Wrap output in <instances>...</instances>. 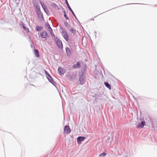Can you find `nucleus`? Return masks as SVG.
I'll use <instances>...</instances> for the list:
<instances>
[{"instance_id": "obj_1", "label": "nucleus", "mask_w": 157, "mask_h": 157, "mask_svg": "<svg viewBox=\"0 0 157 157\" xmlns=\"http://www.w3.org/2000/svg\"><path fill=\"white\" fill-rule=\"evenodd\" d=\"M79 82L80 85H83L86 82V77L85 75L82 74L79 75Z\"/></svg>"}, {"instance_id": "obj_2", "label": "nucleus", "mask_w": 157, "mask_h": 157, "mask_svg": "<svg viewBox=\"0 0 157 157\" xmlns=\"http://www.w3.org/2000/svg\"><path fill=\"white\" fill-rule=\"evenodd\" d=\"M62 35L64 39L67 42L69 40V36L66 31L63 29L62 32Z\"/></svg>"}, {"instance_id": "obj_3", "label": "nucleus", "mask_w": 157, "mask_h": 157, "mask_svg": "<svg viewBox=\"0 0 157 157\" xmlns=\"http://www.w3.org/2000/svg\"><path fill=\"white\" fill-rule=\"evenodd\" d=\"M141 121H142L140 123L136 126V128L138 129H141L143 128L144 126L145 125L146 123L143 119H140Z\"/></svg>"}, {"instance_id": "obj_4", "label": "nucleus", "mask_w": 157, "mask_h": 157, "mask_svg": "<svg viewBox=\"0 0 157 157\" xmlns=\"http://www.w3.org/2000/svg\"><path fill=\"white\" fill-rule=\"evenodd\" d=\"M58 47L59 48H63V44L61 41L58 38H56L55 40Z\"/></svg>"}, {"instance_id": "obj_5", "label": "nucleus", "mask_w": 157, "mask_h": 157, "mask_svg": "<svg viewBox=\"0 0 157 157\" xmlns=\"http://www.w3.org/2000/svg\"><path fill=\"white\" fill-rule=\"evenodd\" d=\"M86 138L85 137L79 136L77 138V142L78 144H80L81 143L82 141H83Z\"/></svg>"}, {"instance_id": "obj_6", "label": "nucleus", "mask_w": 157, "mask_h": 157, "mask_svg": "<svg viewBox=\"0 0 157 157\" xmlns=\"http://www.w3.org/2000/svg\"><path fill=\"white\" fill-rule=\"evenodd\" d=\"M64 132L66 134H69L71 132L70 128L69 126L65 125L64 128Z\"/></svg>"}, {"instance_id": "obj_7", "label": "nucleus", "mask_w": 157, "mask_h": 157, "mask_svg": "<svg viewBox=\"0 0 157 157\" xmlns=\"http://www.w3.org/2000/svg\"><path fill=\"white\" fill-rule=\"evenodd\" d=\"M48 36L47 33L45 31H43L40 34V36L42 38L44 39V40L47 39V37Z\"/></svg>"}, {"instance_id": "obj_8", "label": "nucleus", "mask_w": 157, "mask_h": 157, "mask_svg": "<svg viewBox=\"0 0 157 157\" xmlns=\"http://www.w3.org/2000/svg\"><path fill=\"white\" fill-rule=\"evenodd\" d=\"M65 2H66V4H67V6L68 7V8L69 9V10L71 11V13H72V14H73V15H74V16L75 17V18L76 19H77V18L76 17V16L75 15V14L74 12L73 11V10H72L71 9V8L68 2H67V0H65Z\"/></svg>"}, {"instance_id": "obj_9", "label": "nucleus", "mask_w": 157, "mask_h": 157, "mask_svg": "<svg viewBox=\"0 0 157 157\" xmlns=\"http://www.w3.org/2000/svg\"><path fill=\"white\" fill-rule=\"evenodd\" d=\"M36 13L38 16L39 18L41 21L44 20V17L42 14L41 13V11L36 12Z\"/></svg>"}, {"instance_id": "obj_10", "label": "nucleus", "mask_w": 157, "mask_h": 157, "mask_svg": "<svg viewBox=\"0 0 157 157\" xmlns=\"http://www.w3.org/2000/svg\"><path fill=\"white\" fill-rule=\"evenodd\" d=\"M66 50L67 56H70L71 54V52L69 48H67Z\"/></svg>"}, {"instance_id": "obj_11", "label": "nucleus", "mask_w": 157, "mask_h": 157, "mask_svg": "<svg viewBox=\"0 0 157 157\" xmlns=\"http://www.w3.org/2000/svg\"><path fill=\"white\" fill-rule=\"evenodd\" d=\"M49 81L53 85H54L55 83V82L53 81L52 78L51 76H49L48 78H47Z\"/></svg>"}, {"instance_id": "obj_12", "label": "nucleus", "mask_w": 157, "mask_h": 157, "mask_svg": "<svg viewBox=\"0 0 157 157\" xmlns=\"http://www.w3.org/2000/svg\"><path fill=\"white\" fill-rule=\"evenodd\" d=\"M41 6L45 12L47 14L48 13V10L44 4H41Z\"/></svg>"}, {"instance_id": "obj_13", "label": "nucleus", "mask_w": 157, "mask_h": 157, "mask_svg": "<svg viewBox=\"0 0 157 157\" xmlns=\"http://www.w3.org/2000/svg\"><path fill=\"white\" fill-rule=\"evenodd\" d=\"M80 65V63L79 62H77L76 64H74L73 65L72 67L73 68H78L79 67V66Z\"/></svg>"}, {"instance_id": "obj_14", "label": "nucleus", "mask_w": 157, "mask_h": 157, "mask_svg": "<svg viewBox=\"0 0 157 157\" xmlns=\"http://www.w3.org/2000/svg\"><path fill=\"white\" fill-rule=\"evenodd\" d=\"M51 6L52 7L55 8L56 9H59L58 8V6L57 5L56 3H52L51 4Z\"/></svg>"}, {"instance_id": "obj_15", "label": "nucleus", "mask_w": 157, "mask_h": 157, "mask_svg": "<svg viewBox=\"0 0 157 157\" xmlns=\"http://www.w3.org/2000/svg\"><path fill=\"white\" fill-rule=\"evenodd\" d=\"M34 6L36 8V12L40 11V6L39 5H38L35 4H34Z\"/></svg>"}, {"instance_id": "obj_16", "label": "nucleus", "mask_w": 157, "mask_h": 157, "mask_svg": "<svg viewBox=\"0 0 157 157\" xmlns=\"http://www.w3.org/2000/svg\"><path fill=\"white\" fill-rule=\"evenodd\" d=\"M58 71L59 75H61L63 74V73L62 72L63 71L62 68L61 67H59L58 69Z\"/></svg>"}, {"instance_id": "obj_17", "label": "nucleus", "mask_w": 157, "mask_h": 157, "mask_svg": "<svg viewBox=\"0 0 157 157\" xmlns=\"http://www.w3.org/2000/svg\"><path fill=\"white\" fill-rule=\"evenodd\" d=\"M34 54H35V56L36 57H38L39 56V52L38 51V50L36 49H34Z\"/></svg>"}, {"instance_id": "obj_18", "label": "nucleus", "mask_w": 157, "mask_h": 157, "mask_svg": "<svg viewBox=\"0 0 157 157\" xmlns=\"http://www.w3.org/2000/svg\"><path fill=\"white\" fill-rule=\"evenodd\" d=\"M104 84L105 86L108 88L109 89H111V86L107 82H104Z\"/></svg>"}, {"instance_id": "obj_19", "label": "nucleus", "mask_w": 157, "mask_h": 157, "mask_svg": "<svg viewBox=\"0 0 157 157\" xmlns=\"http://www.w3.org/2000/svg\"><path fill=\"white\" fill-rule=\"evenodd\" d=\"M106 155V153L105 152H103L101 154H100L99 156V157H104Z\"/></svg>"}, {"instance_id": "obj_20", "label": "nucleus", "mask_w": 157, "mask_h": 157, "mask_svg": "<svg viewBox=\"0 0 157 157\" xmlns=\"http://www.w3.org/2000/svg\"><path fill=\"white\" fill-rule=\"evenodd\" d=\"M42 29V28L41 27L39 26H37L36 27V29L37 31H40Z\"/></svg>"}, {"instance_id": "obj_21", "label": "nucleus", "mask_w": 157, "mask_h": 157, "mask_svg": "<svg viewBox=\"0 0 157 157\" xmlns=\"http://www.w3.org/2000/svg\"><path fill=\"white\" fill-rule=\"evenodd\" d=\"M52 36L53 38V39H54L55 40H56V38H58L57 37L55 36L54 34L52 33H50Z\"/></svg>"}, {"instance_id": "obj_22", "label": "nucleus", "mask_w": 157, "mask_h": 157, "mask_svg": "<svg viewBox=\"0 0 157 157\" xmlns=\"http://www.w3.org/2000/svg\"><path fill=\"white\" fill-rule=\"evenodd\" d=\"M64 16L65 18L67 20H69V18L67 17L65 11H63Z\"/></svg>"}, {"instance_id": "obj_23", "label": "nucleus", "mask_w": 157, "mask_h": 157, "mask_svg": "<svg viewBox=\"0 0 157 157\" xmlns=\"http://www.w3.org/2000/svg\"><path fill=\"white\" fill-rule=\"evenodd\" d=\"M44 71L47 78L51 76L47 71H46L45 70Z\"/></svg>"}, {"instance_id": "obj_24", "label": "nucleus", "mask_w": 157, "mask_h": 157, "mask_svg": "<svg viewBox=\"0 0 157 157\" xmlns=\"http://www.w3.org/2000/svg\"><path fill=\"white\" fill-rule=\"evenodd\" d=\"M23 28L26 31H29V29L28 28H26L24 26H23Z\"/></svg>"}, {"instance_id": "obj_25", "label": "nucleus", "mask_w": 157, "mask_h": 157, "mask_svg": "<svg viewBox=\"0 0 157 157\" xmlns=\"http://www.w3.org/2000/svg\"><path fill=\"white\" fill-rule=\"evenodd\" d=\"M50 27V26L48 24H46V29H48Z\"/></svg>"}, {"instance_id": "obj_26", "label": "nucleus", "mask_w": 157, "mask_h": 157, "mask_svg": "<svg viewBox=\"0 0 157 157\" xmlns=\"http://www.w3.org/2000/svg\"><path fill=\"white\" fill-rule=\"evenodd\" d=\"M70 32L73 33H74L75 32V31L73 29H70Z\"/></svg>"}, {"instance_id": "obj_27", "label": "nucleus", "mask_w": 157, "mask_h": 157, "mask_svg": "<svg viewBox=\"0 0 157 157\" xmlns=\"http://www.w3.org/2000/svg\"><path fill=\"white\" fill-rule=\"evenodd\" d=\"M48 30L50 32V33H52L53 32V31L52 29V28L50 27L48 29Z\"/></svg>"}, {"instance_id": "obj_28", "label": "nucleus", "mask_w": 157, "mask_h": 157, "mask_svg": "<svg viewBox=\"0 0 157 157\" xmlns=\"http://www.w3.org/2000/svg\"><path fill=\"white\" fill-rule=\"evenodd\" d=\"M107 139L106 140V142L108 141V142H109V141H108L109 140L110 137L109 136H107Z\"/></svg>"}, {"instance_id": "obj_29", "label": "nucleus", "mask_w": 157, "mask_h": 157, "mask_svg": "<svg viewBox=\"0 0 157 157\" xmlns=\"http://www.w3.org/2000/svg\"><path fill=\"white\" fill-rule=\"evenodd\" d=\"M68 24L67 22H65L64 23V25L65 26H66Z\"/></svg>"}, {"instance_id": "obj_30", "label": "nucleus", "mask_w": 157, "mask_h": 157, "mask_svg": "<svg viewBox=\"0 0 157 157\" xmlns=\"http://www.w3.org/2000/svg\"><path fill=\"white\" fill-rule=\"evenodd\" d=\"M87 101H90V100H87Z\"/></svg>"}, {"instance_id": "obj_31", "label": "nucleus", "mask_w": 157, "mask_h": 157, "mask_svg": "<svg viewBox=\"0 0 157 157\" xmlns=\"http://www.w3.org/2000/svg\"><path fill=\"white\" fill-rule=\"evenodd\" d=\"M62 99H62V102L63 101V100H62Z\"/></svg>"}, {"instance_id": "obj_32", "label": "nucleus", "mask_w": 157, "mask_h": 157, "mask_svg": "<svg viewBox=\"0 0 157 157\" xmlns=\"http://www.w3.org/2000/svg\"><path fill=\"white\" fill-rule=\"evenodd\" d=\"M15 0V1H17V0Z\"/></svg>"}, {"instance_id": "obj_33", "label": "nucleus", "mask_w": 157, "mask_h": 157, "mask_svg": "<svg viewBox=\"0 0 157 157\" xmlns=\"http://www.w3.org/2000/svg\"><path fill=\"white\" fill-rule=\"evenodd\" d=\"M127 157L126 156V157Z\"/></svg>"}]
</instances>
